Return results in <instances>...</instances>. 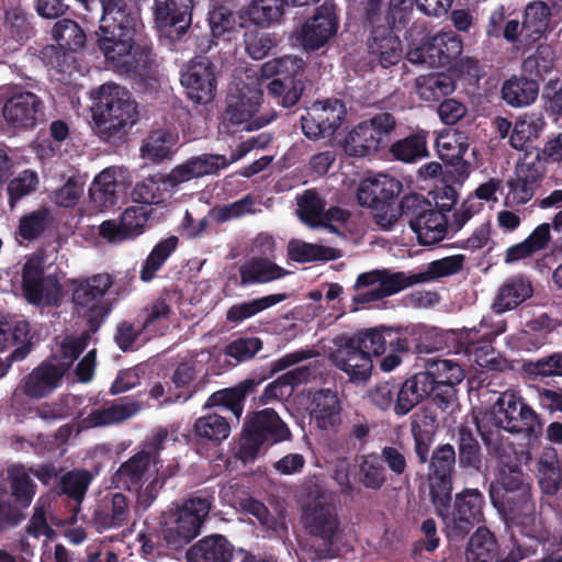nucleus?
<instances>
[{
    "label": "nucleus",
    "mask_w": 562,
    "mask_h": 562,
    "mask_svg": "<svg viewBox=\"0 0 562 562\" xmlns=\"http://www.w3.org/2000/svg\"><path fill=\"white\" fill-rule=\"evenodd\" d=\"M262 379H252L249 374L234 386L224 387L213 392L206 400L204 407H218L232 413L238 420L244 412L245 403L248 396L254 395Z\"/></svg>",
    "instance_id": "29"
},
{
    "label": "nucleus",
    "mask_w": 562,
    "mask_h": 562,
    "mask_svg": "<svg viewBox=\"0 0 562 562\" xmlns=\"http://www.w3.org/2000/svg\"><path fill=\"white\" fill-rule=\"evenodd\" d=\"M552 11L550 5L543 1L530 2L524 12L521 32L528 43L538 42L549 30Z\"/></svg>",
    "instance_id": "44"
},
{
    "label": "nucleus",
    "mask_w": 562,
    "mask_h": 562,
    "mask_svg": "<svg viewBox=\"0 0 562 562\" xmlns=\"http://www.w3.org/2000/svg\"><path fill=\"white\" fill-rule=\"evenodd\" d=\"M235 548L223 535L205 536L186 553L188 562H232Z\"/></svg>",
    "instance_id": "34"
},
{
    "label": "nucleus",
    "mask_w": 562,
    "mask_h": 562,
    "mask_svg": "<svg viewBox=\"0 0 562 562\" xmlns=\"http://www.w3.org/2000/svg\"><path fill=\"white\" fill-rule=\"evenodd\" d=\"M469 149V137L464 132L450 130L436 138V150L446 167L451 168L457 181H463L470 175V162L464 159Z\"/></svg>",
    "instance_id": "24"
},
{
    "label": "nucleus",
    "mask_w": 562,
    "mask_h": 562,
    "mask_svg": "<svg viewBox=\"0 0 562 562\" xmlns=\"http://www.w3.org/2000/svg\"><path fill=\"white\" fill-rule=\"evenodd\" d=\"M539 93V82L527 76H512L506 79L501 89L502 100L512 108H524L536 101Z\"/></svg>",
    "instance_id": "39"
},
{
    "label": "nucleus",
    "mask_w": 562,
    "mask_h": 562,
    "mask_svg": "<svg viewBox=\"0 0 562 562\" xmlns=\"http://www.w3.org/2000/svg\"><path fill=\"white\" fill-rule=\"evenodd\" d=\"M452 438L458 448L457 460L459 467L467 471L481 472L483 468V452L481 445L468 426H459Z\"/></svg>",
    "instance_id": "38"
},
{
    "label": "nucleus",
    "mask_w": 562,
    "mask_h": 562,
    "mask_svg": "<svg viewBox=\"0 0 562 562\" xmlns=\"http://www.w3.org/2000/svg\"><path fill=\"white\" fill-rule=\"evenodd\" d=\"M465 257L463 255H453L434 260L427 265L425 271L417 272L419 283L430 282L439 278L449 277L462 270Z\"/></svg>",
    "instance_id": "60"
},
{
    "label": "nucleus",
    "mask_w": 562,
    "mask_h": 562,
    "mask_svg": "<svg viewBox=\"0 0 562 562\" xmlns=\"http://www.w3.org/2000/svg\"><path fill=\"white\" fill-rule=\"evenodd\" d=\"M357 477L367 490L380 491L386 483V469L375 452L362 454L358 458Z\"/></svg>",
    "instance_id": "51"
},
{
    "label": "nucleus",
    "mask_w": 562,
    "mask_h": 562,
    "mask_svg": "<svg viewBox=\"0 0 562 562\" xmlns=\"http://www.w3.org/2000/svg\"><path fill=\"white\" fill-rule=\"evenodd\" d=\"M102 15L97 45L105 65L121 76H145L151 68L153 52L136 40L139 10L126 0H98Z\"/></svg>",
    "instance_id": "1"
},
{
    "label": "nucleus",
    "mask_w": 562,
    "mask_h": 562,
    "mask_svg": "<svg viewBox=\"0 0 562 562\" xmlns=\"http://www.w3.org/2000/svg\"><path fill=\"white\" fill-rule=\"evenodd\" d=\"M71 285L75 311L87 318L90 331H98L111 313V304L104 296L114 285L113 277L106 272L97 273L72 280Z\"/></svg>",
    "instance_id": "8"
},
{
    "label": "nucleus",
    "mask_w": 562,
    "mask_h": 562,
    "mask_svg": "<svg viewBox=\"0 0 562 562\" xmlns=\"http://www.w3.org/2000/svg\"><path fill=\"white\" fill-rule=\"evenodd\" d=\"M432 506L446 525L448 538L453 541L465 538L475 525L484 521L485 496L479 488L465 487L454 497L449 492L443 509Z\"/></svg>",
    "instance_id": "7"
},
{
    "label": "nucleus",
    "mask_w": 562,
    "mask_h": 562,
    "mask_svg": "<svg viewBox=\"0 0 562 562\" xmlns=\"http://www.w3.org/2000/svg\"><path fill=\"white\" fill-rule=\"evenodd\" d=\"M147 2L148 0H135ZM193 0H154V23L158 29H175L178 37L184 35L192 24Z\"/></svg>",
    "instance_id": "27"
},
{
    "label": "nucleus",
    "mask_w": 562,
    "mask_h": 562,
    "mask_svg": "<svg viewBox=\"0 0 562 562\" xmlns=\"http://www.w3.org/2000/svg\"><path fill=\"white\" fill-rule=\"evenodd\" d=\"M449 228L447 214L436 212L434 209L419 221L417 226H413L411 229L417 235L420 245L430 246L441 241Z\"/></svg>",
    "instance_id": "50"
},
{
    "label": "nucleus",
    "mask_w": 562,
    "mask_h": 562,
    "mask_svg": "<svg viewBox=\"0 0 562 562\" xmlns=\"http://www.w3.org/2000/svg\"><path fill=\"white\" fill-rule=\"evenodd\" d=\"M210 43H229L237 37L244 27V18L226 4L214 3L207 11Z\"/></svg>",
    "instance_id": "31"
},
{
    "label": "nucleus",
    "mask_w": 562,
    "mask_h": 562,
    "mask_svg": "<svg viewBox=\"0 0 562 562\" xmlns=\"http://www.w3.org/2000/svg\"><path fill=\"white\" fill-rule=\"evenodd\" d=\"M529 552L512 537V544L501 548L495 535L486 527H479L470 537L467 562H521Z\"/></svg>",
    "instance_id": "16"
},
{
    "label": "nucleus",
    "mask_w": 562,
    "mask_h": 562,
    "mask_svg": "<svg viewBox=\"0 0 562 562\" xmlns=\"http://www.w3.org/2000/svg\"><path fill=\"white\" fill-rule=\"evenodd\" d=\"M434 210L430 201L419 193L406 194L402 198L398 207L390 213L375 214V222L384 229H391L400 218L406 220L409 227L417 226L419 221Z\"/></svg>",
    "instance_id": "32"
},
{
    "label": "nucleus",
    "mask_w": 562,
    "mask_h": 562,
    "mask_svg": "<svg viewBox=\"0 0 562 562\" xmlns=\"http://www.w3.org/2000/svg\"><path fill=\"white\" fill-rule=\"evenodd\" d=\"M492 419L496 427L524 434L529 441L538 440L543 431L540 416L512 390L499 394L492 406Z\"/></svg>",
    "instance_id": "9"
},
{
    "label": "nucleus",
    "mask_w": 562,
    "mask_h": 562,
    "mask_svg": "<svg viewBox=\"0 0 562 562\" xmlns=\"http://www.w3.org/2000/svg\"><path fill=\"white\" fill-rule=\"evenodd\" d=\"M22 290L29 303L50 307L60 303V284L54 276H44L40 261L29 260L22 270Z\"/></svg>",
    "instance_id": "20"
},
{
    "label": "nucleus",
    "mask_w": 562,
    "mask_h": 562,
    "mask_svg": "<svg viewBox=\"0 0 562 562\" xmlns=\"http://www.w3.org/2000/svg\"><path fill=\"white\" fill-rule=\"evenodd\" d=\"M178 246L179 238L175 235L168 236L167 238L159 240L154 246V248L143 262L139 272V279L143 282L153 281L156 278L157 272L164 267L167 260L177 250Z\"/></svg>",
    "instance_id": "49"
},
{
    "label": "nucleus",
    "mask_w": 562,
    "mask_h": 562,
    "mask_svg": "<svg viewBox=\"0 0 562 562\" xmlns=\"http://www.w3.org/2000/svg\"><path fill=\"white\" fill-rule=\"evenodd\" d=\"M168 437L166 429H160L144 448L123 462L112 476V483L116 488L130 492H138L143 486L151 461L164 449V442Z\"/></svg>",
    "instance_id": "17"
},
{
    "label": "nucleus",
    "mask_w": 562,
    "mask_h": 562,
    "mask_svg": "<svg viewBox=\"0 0 562 562\" xmlns=\"http://www.w3.org/2000/svg\"><path fill=\"white\" fill-rule=\"evenodd\" d=\"M92 108L99 136L108 143H121L138 121V105L132 93L115 83L102 85L95 92Z\"/></svg>",
    "instance_id": "4"
},
{
    "label": "nucleus",
    "mask_w": 562,
    "mask_h": 562,
    "mask_svg": "<svg viewBox=\"0 0 562 562\" xmlns=\"http://www.w3.org/2000/svg\"><path fill=\"white\" fill-rule=\"evenodd\" d=\"M52 38L61 47L77 53L85 47L87 35L82 27L72 19H59L52 27Z\"/></svg>",
    "instance_id": "53"
},
{
    "label": "nucleus",
    "mask_w": 562,
    "mask_h": 562,
    "mask_svg": "<svg viewBox=\"0 0 562 562\" xmlns=\"http://www.w3.org/2000/svg\"><path fill=\"white\" fill-rule=\"evenodd\" d=\"M91 480L92 475L88 470L69 471L59 479L56 486L57 494L66 495L80 504L85 498Z\"/></svg>",
    "instance_id": "58"
},
{
    "label": "nucleus",
    "mask_w": 562,
    "mask_h": 562,
    "mask_svg": "<svg viewBox=\"0 0 562 562\" xmlns=\"http://www.w3.org/2000/svg\"><path fill=\"white\" fill-rule=\"evenodd\" d=\"M139 409L140 405L136 401L123 397L114 401L108 407L92 409L81 423L86 428L117 425L133 417Z\"/></svg>",
    "instance_id": "35"
},
{
    "label": "nucleus",
    "mask_w": 562,
    "mask_h": 562,
    "mask_svg": "<svg viewBox=\"0 0 562 562\" xmlns=\"http://www.w3.org/2000/svg\"><path fill=\"white\" fill-rule=\"evenodd\" d=\"M3 97L2 116L11 128L32 131L44 120L45 103L36 93L21 86H10Z\"/></svg>",
    "instance_id": "14"
},
{
    "label": "nucleus",
    "mask_w": 562,
    "mask_h": 562,
    "mask_svg": "<svg viewBox=\"0 0 562 562\" xmlns=\"http://www.w3.org/2000/svg\"><path fill=\"white\" fill-rule=\"evenodd\" d=\"M367 38L368 64L372 69H387L403 57V45L396 32L405 30L413 18L412 0H363L360 3Z\"/></svg>",
    "instance_id": "3"
},
{
    "label": "nucleus",
    "mask_w": 562,
    "mask_h": 562,
    "mask_svg": "<svg viewBox=\"0 0 562 562\" xmlns=\"http://www.w3.org/2000/svg\"><path fill=\"white\" fill-rule=\"evenodd\" d=\"M7 481L10 487L12 504L22 508V513L30 507L37 490V485L31 477L26 468L22 464H13L7 469Z\"/></svg>",
    "instance_id": "41"
},
{
    "label": "nucleus",
    "mask_w": 562,
    "mask_h": 562,
    "mask_svg": "<svg viewBox=\"0 0 562 562\" xmlns=\"http://www.w3.org/2000/svg\"><path fill=\"white\" fill-rule=\"evenodd\" d=\"M493 507L506 524L528 526L535 519L536 505L531 490L488 491Z\"/></svg>",
    "instance_id": "22"
},
{
    "label": "nucleus",
    "mask_w": 562,
    "mask_h": 562,
    "mask_svg": "<svg viewBox=\"0 0 562 562\" xmlns=\"http://www.w3.org/2000/svg\"><path fill=\"white\" fill-rule=\"evenodd\" d=\"M148 217L146 206H130L121 214L119 221H103L99 226V235L109 243L134 239L144 233Z\"/></svg>",
    "instance_id": "26"
},
{
    "label": "nucleus",
    "mask_w": 562,
    "mask_h": 562,
    "mask_svg": "<svg viewBox=\"0 0 562 562\" xmlns=\"http://www.w3.org/2000/svg\"><path fill=\"white\" fill-rule=\"evenodd\" d=\"M402 183L387 175H378L361 181L357 191L360 205L373 209L375 214L390 213L393 200L401 193Z\"/></svg>",
    "instance_id": "23"
},
{
    "label": "nucleus",
    "mask_w": 562,
    "mask_h": 562,
    "mask_svg": "<svg viewBox=\"0 0 562 562\" xmlns=\"http://www.w3.org/2000/svg\"><path fill=\"white\" fill-rule=\"evenodd\" d=\"M301 522L305 531L321 540H335L340 519L330 495L317 483L311 484L302 506Z\"/></svg>",
    "instance_id": "12"
},
{
    "label": "nucleus",
    "mask_w": 562,
    "mask_h": 562,
    "mask_svg": "<svg viewBox=\"0 0 562 562\" xmlns=\"http://www.w3.org/2000/svg\"><path fill=\"white\" fill-rule=\"evenodd\" d=\"M240 285L268 283L285 277L289 271L269 258L252 257L240 265Z\"/></svg>",
    "instance_id": "40"
},
{
    "label": "nucleus",
    "mask_w": 562,
    "mask_h": 562,
    "mask_svg": "<svg viewBox=\"0 0 562 562\" xmlns=\"http://www.w3.org/2000/svg\"><path fill=\"white\" fill-rule=\"evenodd\" d=\"M290 438V428L273 408L250 412L244 420L237 457L244 462L254 461Z\"/></svg>",
    "instance_id": "5"
},
{
    "label": "nucleus",
    "mask_w": 562,
    "mask_h": 562,
    "mask_svg": "<svg viewBox=\"0 0 562 562\" xmlns=\"http://www.w3.org/2000/svg\"><path fill=\"white\" fill-rule=\"evenodd\" d=\"M179 132L172 125H153L140 145V156L151 162L171 159L178 150Z\"/></svg>",
    "instance_id": "30"
},
{
    "label": "nucleus",
    "mask_w": 562,
    "mask_h": 562,
    "mask_svg": "<svg viewBox=\"0 0 562 562\" xmlns=\"http://www.w3.org/2000/svg\"><path fill=\"white\" fill-rule=\"evenodd\" d=\"M297 215L301 221L311 227L321 226L326 201L314 190H305L296 196Z\"/></svg>",
    "instance_id": "57"
},
{
    "label": "nucleus",
    "mask_w": 562,
    "mask_h": 562,
    "mask_svg": "<svg viewBox=\"0 0 562 562\" xmlns=\"http://www.w3.org/2000/svg\"><path fill=\"white\" fill-rule=\"evenodd\" d=\"M428 132L417 131L390 145L389 154L397 161L413 164L428 156Z\"/></svg>",
    "instance_id": "45"
},
{
    "label": "nucleus",
    "mask_w": 562,
    "mask_h": 562,
    "mask_svg": "<svg viewBox=\"0 0 562 562\" xmlns=\"http://www.w3.org/2000/svg\"><path fill=\"white\" fill-rule=\"evenodd\" d=\"M396 127L393 114L382 112L358 123L346 135L342 149L346 155L363 158L387 146Z\"/></svg>",
    "instance_id": "11"
},
{
    "label": "nucleus",
    "mask_w": 562,
    "mask_h": 562,
    "mask_svg": "<svg viewBox=\"0 0 562 562\" xmlns=\"http://www.w3.org/2000/svg\"><path fill=\"white\" fill-rule=\"evenodd\" d=\"M288 297V293H274L236 303L226 311L225 318L228 323L240 324L262 311L285 301Z\"/></svg>",
    "instance_id": "47"
},
{
    "label": "nucleus",
    "mask_w": 562,
    "mask_h": 562,
    "mask_svg": "<svg viewBox=\"0 0 562 562\" xmlns=\"http://www.w3.org/2000/svg\"><path fill=\"white\" fill-rule=\"evenodd\" d=\"M479 334L476 327L463 328L458 337L460 351L473 357V361L481 368L492 371L508 369V361L495 350L493 340L480 338Z\"/></svg>",
    "instance_id": "25"
},
{
    "label": "nucleus",
    "mask_w": 562,
    "mask_h": 562,
    "mask_svg": "<svg viewBox=\"0 0 562 562\" xmlns=\"http://www.w3.org/2000/svg\"><path fill=\"white\" fill-rule=\"evenodd\" d=\"M338 29L336 5L325 1L316 8L314 15L302 27V43L310 49H318L324 46Z\"/></svg>",
    "instance_id": "28"
},
{
    "label": "nucleus",
    "mask_w": 562,
    "mask_h": 562,
    "mask_svg": "<svg viewBox=\"0 0 562 562\" xmlns=\"http://www.w3.org/2000/svg\"><path fill=\"white\" fill-rule=\"evenodd\" d=\"M117 181L115 173L109 169L101 171L92 181L89 195L91 201L100 209H110L116 204Z\"/></svg>",
    "instance_id": "55"
},
{
    "label": "nucleus",
    "mask_w": 562,
    "mask_h": 562,
    "mask_svg": "<svg viewBox=\"0 0 562 562\" xmlns=\"http://www.w3.org/2000/svg\"><path fill=\"white\" fill-rule=\"evenodd\" d=\"M312 416L321 429H335L341 424V406L336 391H316L312 397Z\"/></svg>",
    "instance_id": "37"
},
{
    "label": "nucleus",
    "mask_w": 562,
    "mask_h": 562,
    "mask_svg": "<svg viewBox=\"0 0 562 562\" xmlns=\"http://www.w3.org/2000/svg\"><path fill=\"white\" fill-rule=\"evenodd\" d=\"M542 126L543 121L535 115H524L519 117L510 134V146L515 149H522L528 142L539 136Z\"/></svg>",
    "instance_id": "62"
},
{
    "label": "nucleus",
    "mask_w": 562,
    "mask_h": 562,
    "mask_svg": "<svg viewBox=\"0 0 562 562\" xmlns=\"http://www.w3.org/2000/svg\"><path fill=\"white\" fill-rule=\"evenodd\" d=\"M231 434L228 420L218 414H206L195 419L193 438L195 443L218 446Z\"/></svg>",
    "instance_id": "43"
},
{
    "label": "nucleus",
    "mask_w": 562,
    "mask_h": 562,
    "mask_svg": "<svg viewBox=\"0 0 562 562\" xmlns=\"http://www.w3.org/2000/svg\"><path fill=\"white\" fill-rule=\"evenodd\" d=\"M65 370L50 361H43L19 382L12 395V406L18 409L21 397L42 400L60 386Z\"/></svg>",
    "instance_id": "18"
},
{
    "label": "nucleus",
    "mask_w": 562,
    "mask_h": 562,
    "mask_svg": "<svg viewBox=\"0 0 562 562\" xmlns=\"http://www.w3.org/2000/svg\"><path fill=\"white\" fill-rule=\"evenodd\" d=\"M346 119L345 104L340 100L315 102L301 117L303 134L310 139L333 136Z\"/></svg>",
    "instance_id": "19"
},
{
    "label": "nucleus",
    "mask_w": 562,
    "mask_h": 562,
    "mask_svg": "<svg viewBox=\"0 0 562 562\" xmlns=\"http://www.w3.org/2000/svg\"><path fill=\"white\" fill-rule=\"evenodd\" d=\"M171 192L166 173L157 172L137 182L132 191V198L139 204L151 205L164 202Z\"/></svg>",
    "instance_id": "48"
},
{
    "label": "nucleus",
    "mask_w": 562,
    "mask_h": 562,
    "mask_svg": "<svg viewBox=\"0 0 562 562\" xmlns=\"http://www.w3.org/2000/svg\"><path fill=\"white\" fill-rule=\"evenodd\" d=\"M420 328L379 326L352 336H341L336 348L329 353L333 364L345 372L353 383L369 380L373 369L372 357H379L392 350L401 352H431L435 347L423 342Z\"/></svg>",
    "instance_id": "2"
},
{
    "label": "nucleus",
    "mask_w": 562,
    "mask_h": 562,
    "mask_svg": "<svg viewBox=\"0 0 562 562\" xmlns=\"http://www.w3.org/2000/svg\"><path fill=\"white\" fill-rule=\"evenodd\" d=\"M288 255L295 262L306 263L335 260L340 257V251L336 248L292 239L288 245Z\"/></svg>",
    "instance_id": "52"
},
{
    "label": "nucleus",
    "mask_w": 562,
    "mask_h": 562,
    "mask_svg": "<svg viewBox=\"0 0 562 562\" xmlns=\"http://www.w3.org/2000/svg\"><path fill=\"white\" fill-rule=\"evenodd\" d=\"M131 517V503L122 493H113L94 512L93 521L98 530L120 528L127 524Z\"/></svg>",
    "instance_id": "36"
},
{
    "label": "nucleus",
    "mask_w": 562,
    "mask_h": 562,
    "mask_svg": "<svg viewBox=\"0 0 562 562\" xmlns=\"http://www.w3.org/2000/svg\"><path fill=\"white\" fill-rule=\"evenodd\" d=\"M429 376L417 372L404 382H396L394 415L404 417L427 398L432 390Z\"/></svg>",
    "instance_id": "33"
},
{
    "label": "nucleus",
    "mask_w": 562,
    "mask_h": 562,
    "mask_svg": "<svg viewBox=\"0 0 562 562\" xmlns=\"http://www.w3.org/2000/svg\"><path fill=\"white\" fill-rule=\"evenodd\" d=\"M263 348V341L259 337L240 336L233 339L224 348V355L234 359L235 364L249 361Z\"/></svg>",
    "instance_id": "63"
},
{
    "label": "nucleus",
    "mask_w": 562,
    "mask_h": 562,
    "mask_svg": "<svg viewBox=\"0 0 562 562\" xmlns=\"http://www.w3.org/2000/svg\"><path fill=\"white\" fill-rule=\"evenodd\" d=\"M303 59L296 56H283L269 60L261 67L263 76L276 77L268 83L267 91L283 108L294 106L305 90L304 81L299 78L303 72Z\"/></svg>",
    "instance_id": "13"
},
{
    "label": "nucleus",
    "mask_w": 562,
    "mask_h": 562,
    "mask_svg": "<svg viewBox=\"0 0 562 562\" xmlns=\"http://www.w3.org/2000/svg\"><path fill=\"white\" fill-rule=\"evenodd\" d=\"M422 374L429 376V384L434 387L432 383H461L465 376L464 369L452 359H437L431 361L426 371H420Z\"/></svg>",
    "instance_id": "59"
},
{
    "label": "nucleus",
    "mask_w": 562,
    "mask_h": 562,
    "mask_svg": "<svg viewBox=\"0 0 562 562\" xmlns=\"http://www.w3.org/2000/svg\"><path fill=\"white\" fill-rule=\"evenodd\" d=\"M457 461L454 446L440 443L432 449L430 459L426 463L430 502L442 509L445 502L449 499V492L453 490Z\"/></svg>",
    "instance_id": "15"
},
{
    "label": "nucleus",
    "mask_w": 562,
    "mask_h": 562,
    "mask_svg": "<svg viewBox=\"0 0 562 562\" xmlns=\"http://www.w3.org/2000/svg\"><path fill=\"white\" fill-rule=\"evenodd\" d=\"M261 102L262 92L247 86L227 94L223 114V125L227 128V133L257 131L274 121L276 112L257 115Z\"/></svg>",
    "instance_id": "10"
},
{
    "label": "nucleus",
    "mask_w": 562,
    "mask_h": 562,
    "mask_svg": "<svg viewBox=\"0 0 562 562\" xmlns=\"http://www.w3.org/2000/svg\"><path fill=\"white\" fill-rule=\"evenodd\" d=\"M50 214L46 207H41L24 214L19 222L18 234L27 241L40 238L48 228Z\"/></svg>",
    "instance_id": "61"
},
{
    "label": "nucleus",
    "mask_w": 562,
    "mask_h": 562,
    "mask_svg": "<svg viewBox=\"0 0 562 562\" xmlns=\"http://www.w3.org/2000/svg\"><path fill=\"white\" fill-rule=\"evenodd\" d=\"M180 82L187 97L195 104H207L216 94V77L212 63L204 57H195L181 71Z\"/></svg>",
    "instance_id": "21"
},
{
    "label": "nucleus",
    "mask_w": 562,
    "mask_h": 562,
    "mask_svg": "<svg viewBox=\"0 0 562 562\" xmlns=\"http://www.w3.org/2000/svg\"><path fill=\"white\" fill-rule=\"evenodd\" d=\"M211 507L210 498L196 496L181 507L165 512L158 530L166 549L177 551L189 544L200 533Z\"/></svg>",
    "instance_id": "6"
},
{
    "label": "nucleus",
    "mask_w": 562,
    "mask_h": 562,
    "mask_svg": "<svg viewBox=\"0 0 562 562\" xmlns=\"http://www.w3.org/2000/svg\"><path fill=\"white\" fill-rule=\"evenodd\" d=\"M415 89L420 100L438 102L454 91L456 83L448 74L430 72L416 78Z\"/></svg>",
    "instance_id": "46"
},
{
    "label": "nucleus",
    "mask_w": 562,
    "mask_h": 562,
    "mask_svg": "<svg viewBox=\"0 0 562 562\" xmlns=\"http://www.w3.org/2000/svg\"><path fill=\"white\" fill-rule=\"evenodd\" d=\"M40 183L38 175L35 170L25 169L11 179L7 187L9 203L11 207L22 198L35 192Z\"/></svg>",
    "instance_id": "64"
},
{
    "label": "nucleus",
    "mask_w": 562,
    "mask_h": 562,
    "mask_svg": "<svg viewBox=\"0 0 562 562\" xmlns=\"http://www.w3.org/2000/svg\"><path fill=\"white\" fill-rule=\"evenodd\" d=\"M521 370L533 381L552 376L562 378V352H552L536 360H525Z\"/></svg>",
    "instance_id": "56"
},
{
    "label": "nucleus",
    "mask_w": 562,
    "mask_h": 562,
    "mask_svg": "<svg viewBox=\"0 0 562 562\" xmlns=\"http://www.w3.org/2000/svg\"><path fill=\"white\" fill-rule=\"evenodd\" d=\"M538 479L541 492L554 496L562 490V469L555 453H544L538 462Z\"/></svg>",
    "instance_id": "54"
},
{
    "label": "nucleus",
    "mask_w": 562,
    "mask_h": 562,
    "mask_svg": "<svg viewBox=\"0 0 562 562\" xmlns=\"http://www.w3.org/2000/svg\"><path fill=\"white\" fill-rule=\"evenodd\" d=\"M533 293L532 284L529 279L522 276L509 278L499 289L493 310L501 315L510 311L529 299Z\"/></svg>",
    "instance_id": "42"
}]
</instances>
